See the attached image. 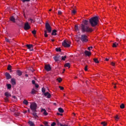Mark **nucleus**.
Listing matches in <instances>:
<instances>
[{"instance_id":"c03bdc74","label":"nucleus","mask_w":126,"mask_h":126,"mask_svg":"<svg viewBox=\"0 0 126 126\" xmlns=\"http://www.w3.org/2000/svg\"><path fill=\"white\" fill-rule=\"evenodd\" d=\"M4 99L5 102H8V97H6Z\"/></svg>"},{"instance_id":"5701e85b","label":"nucleus","mask_w":126,"mask_h":126,"mask_svg":"<svg viewBox=\"0 0 126 126\" xmlns=\"http://www.w3.org/2000/svg\"><path fill=\"white\" fill-rule=\"evenodd\" d=\"M65 67H70V63H66L64 64Z\"/></svg>"},{"instance_id":"603ef678","label":"nucleus","mask_w":126,"mask_h":126,"mask_svg":"<svg viewBox=\"0 0 126 126\" xmlns=\"http://www.w3.org/2000/svg\"><path fill=\"white\" fill-rule=\"evenodd\" d=\"M44 124L45 126H50L48 125V122H44Z\"/></svg>"},{"instance_id":"338daca9","label":"nucleus","mask_w":126,"mask_h":126,"mask_svg":"<svg viewBox=\"0 0 126 126\" xmlns=\"http://www.w3.org/2000/svg\"><path fill=\"white\" fill-rule=\"evenodd\" d=\"M54 105H55L56 106V105H57V103H54Z\"/></svg>"},{"instance_id":"680f3d73","label":"nucleus","mask_w":126,"mask_h":126,"mask_svg":"<svg viewBox=\"0 0 126 126\" xmlns=\"http://www.w3.org/2000/svg\"><path fill=\"white\" fill-rule=\"evenodd\" d=\"M51 41L52 42H55V39H52Z\"/></svg>"},{"instance_id":"a878e982","label":"nucleus","mask_w":126,"mask_h":126,"mask_svg":"<svg viewBox=\"0 0 126 126\" xmlns=\"http://www.w3.org/2000/svg\"><path fill=\"white\" fill-rule=\"evenodd\" d=\"M93 60H94V63H99V61H98V59L94 58Z\"/></svg>"},{"instance_id":"423d86ee","label":"nucleus","mask_w":126,"mask_h":126,"mask_svg":"<svg viewBox=\"0 0 126 126\" xmlns=\"http://www.w3.org/2000/svg\"><path fill=\"white\" fill-rule=\"evenodd\" d=\"M45 28L49 33H51L52 32V27H51L49 23H46Z\"/></svg>"},{"instance_id":"69168bd1","label":"nucleus","mask_w":126,"mask_h":126,"mask_svg":"<svg viewBox=\"0 0 126 126\" xmlns=\"http://www.w3.org/2000/svg\"><path fill=\"white\" fill-rule=\"evenodd\" d=\"M13 98H14V99H15V98H16L15 96H14L13 97Z\"/></svg>"},{"instance_id":"a18cd8bd","label":"nucleus","mask_w":126,"mask_h":126,"mask_svg":"<svg viewBox=\"0 0 126 126\" xmlns=\"http://www.w3.org/2000/svg\"><path fill=\"white\" fill-rule=\"evenodd\" d=\"M91 49H93V47L91 46V47H89L88 48V50L89 51H91Z\"/></svg>"},{"instance_id":"4c0bfd02","label":"nucleus","mask_w":126,"mask_h":126,"mask_svg":"<svg viewBox=\"0 0 126 126\" xmlns=\"http://www.w3.org/2000/svg\"><path fill=\"white\" fill-rule=\"evenodd\" d=\"M56 123H57L58 126H61V125H62V124H61V123H60V122L58 120H56Z\"/></svg>"},{"instance_id":"f8f14e48","label":"nucleus","mask_w":126,"mask_h":126,"mask_svg":"<svg viewBox=\"0 0 126 126\" xmlns=\"http://www.w3.org/2000/svg\"><path fill=\"white\" fill-rule=\"evenodd\" d=\"M11 83L12 85H15L16 84V81L15 80V79L12 78L11 79Z\"/></svg>"},{"instance_id":"79ce46f5","label":"nucleus","mask_w":126,"mask_h":126,"mask_svg":"<svg viewBox=\"0 0 126 126\" xmlns=\"http://www.w3.org/2000/svg\"><path fill=\"white\" fill-rule=\"evenodd\" d=\"M29 21H30L31 23H34V20L33 19H31V18L29 19Z\"/></svg>"},{"instance_id":"4d7b16f0","label":"nucleus","mask_w":126,"mask_h":126,"mask_svg":"<svg viewBox=\"0 0 126 126\" xmlns=\"http://www.w3.org/2000/svg\"><path fill=\"white\" fill-rule=\"evenodd\" d=\"M19 26H20V27H22V26H23V22L21 23V25H19Z\"/></svg>"},{"instance_id":"a19ab883","label":"nucleus","mask_w":126,"mask_h":126,"mask_svg":"<svg viewBox=\"0 0 126 126\" xmlns=\"http://www.w3.org/2000/svg\"><path fill=\"white\" fill-rule=\"evenodd\" d=\"M71 12L73 14H75L76 13V11L75 10V9H73L71 11Z\"/></svg>"},{"instance_id":"58836bf2","label":"nucleus","mask_w":126,"mask_h":126,"mask_svg":"<svg viewBox=\"0 0 126 126\" xmlns=\"http://www.w3.org/2000/svg\"><path fill=\"white\" fill-rule=\"evenodd\" d=\"M62 78H59L57 79V81H58V82H59V83H61V82H62Z\"/></svg>"},{"instance_id":"2eb2a0df","label":"nucleus","mask_w":126,"mask_h":126,"mask_svg":"<svg viewBox=\"0 0 126 126\" xmlns=\"http://www.w3.org/2000/svg\"><path fill=\"white\" fill-rule=\"evenodd\" d=\"M4 95L7 98H8V97H11V94H10V93H9L8 92H5L4 93Z\"/></svg>"},{"instance_id":"13d9d810","label":"nucleus","mask_w":126,"mask_h":126,"mask_svg":"<svg viewBox=\"0 0 126 126\" xmlns=\"http://www.w3.org/2000/svg\"><path fill=\"white\" fill-rule=\"evenodd\" d=\"M32 84H33L34 85H35L36 84L35 83V80H32Z\"/></svg>"},{"instance_id":"bf43d9fd","label":"nucleus","mask_w":126,"mask_h":126,"mask_svg":"<svg viewBox=\"0 0 126 126\" xmlns=\"http://www.w3.org/2000/svg\"><path fill=\"white\" fill-rule=\"evenodd\" d=\"M58 14H59V15H61V14H62V11H58Z\"/></svg>"},{"instance_id":"c85d7f7f","label":"nucleus","mask_w":126,"mask_h":126,"mask_svg":"<svg viewBox=\"0 0 126 126\" xmlns=\"http://www.w3.org/2000/svg\"><path fill=\"white\" fill-rule=\"evenodd\" d=\"M31 94H32V95H33V94H36V90H35L34 89H33L32 90Z\"/></svg>"},{"instance_id":"b1692460","label":"nucleus","mask_w":126,"mask_h":126,"mask_svg":"<svg viewBox=\"0 0 126 126\" xmlns=\"http://www.w3.org/2000/svg\"><path fill=\"white\" fill-rule=\"evenodd\" d=\"M58 111L60 113H63V112H64V111L63 110V109L62 108H59Z\"/></svg>"},{"instance_id":"20e7f679","label":"nucleus","mask_w":126,"mask_h":126,"mask_svg":"<svg viewBox=\"0 0 126 126\" xmlns=\"http://www.w3.org/2000/svg\"><path fill=\"white\" fill-rule=\"evenodd\" d=\"M81 41L82 43H87L88 41V37L86 34H83L81 35Z\"/></svg>"},{"instance_id":"cd10ccee","label":"nucleus","mask_w":126,"mask_h":126,"mask_svg":"<svg viewBox=\"0 0 126 126\" xmlns=\"http://www.w3.org/2000/svg\"><path fill=\"white\" fill-rule=\"evenodd\" d=\"M5 40L6 41V42H7V43H11V41L10 40V39L5 37Z\"/></svg>"},{"instance_id":"6ab92c4d","label":"nucleus","mask_w":126,"mask_h":126,"mask_svg":"<svg viewBox=\"0 0 126 126\" xmlns=\"http://www.w3.org/2000/svg\"><path fill=\"white\" fill-rule=\"evenodd\" d=\"M51 35L54 36H56L57 35V31L56 30H54L52 31V32L51 33Z\"/></svg>"},{"instance_id":"de8ad7c7","label":"nucleus","mask_w":126,"mask_h":126,"mask_svg":"<svg viewBox=\"0 0 126 126\" xmlns=\"http://www.w3.org/2000/svg\"><path fill=\"white\" fill-rule=\"evenodd\" d=\"M111 65H112V66H115V63L114 62H111Z\"/></svg>"},{"instance_id":"9b49d317","label":"nucleus","mask_w":126,"mask_h":126,"mask_svg":"<svg viewBox=\"0 0 126 126\" xmlns=\"http://www.w3.org/2000/svg\"><path fill=\"white\" fill-rule=\"evenodd\" d=\"M5 75L6 76V78L7 80H8V79H10V78H11V76L10 75V74L7 72L5 73Z\"/></svg>"},{"instance_id":"f257e3e1","label":"nucleus","mask_w":126,"mask_h":126,"mask_svg":"<svg viewBox=\"0 0 126 126\" xmlns=\"http://www.w3.org/2000/svg\"><path fill=\"white\" fill-rule=\"evenodd\" d=\"M89 23L92 27H95L98 25L99 23V18L97 16L92 17L89 20Z\"/></svg>"},{"instance_id":"f704fd0d","label":"nucleus","mask_w":126,"mask_h":126,"mask_svg":"<svg viewBox=\"0 0 126 126\" xmlns=\"http://www.w3.org/2000/svg\"><path fill=\"white\" fill-rule=\"evenodd\" d=\"M121 109H125V104L124 103H122L120 105Z\"/></svg>"},{"instance_id":"9d476101","label":"nucleus","mask_w":126,"mask_h":126,"mask_svg":"<svg viewBox=\"0 0 126 126\" xmlns=\"http://www.w3.org/2000/svg\"><path fill=\"white\" fill-rule=\"evenodd\" d=\"M53 59L55 62H59L61 60V56H55L53 57Z\"/></svg>"},{"instance_id":"e2e57ef3","label":"nucleus","mask_w":126,"mask_h":126,"mask_svg":"<svg viewBox=\"0 0 126 126\" xmlns=\"http://www.w3.org/2000/svg\"><path fill=\"white\" fill-rule=\"evenodd\" d=\"M28 112L29 113H30V109H28Z\"/></svg>"},{"instance_id":"ddd939ff","label":"nucleus","mask_w":126,"mask_h":126,"mask_svg":"<svg viewBox=\"0 0 126 126\" xmlns=\"http://www.w3.org/2000/svg\"><path fill=\"white\" fill-rule=\"evenodd\" d=\"M44 96H47V98H48V99L49 98H51V94H50V93H49V92H46V93H45L44 94Z\"/></svg>"},{"instance_id":"dca6fc26","label":"nucleus","mask_w":126,"mask_h":126,"mask_svg":"<svg viewBox=\"0 0 126 126\" xmlns=\"http://www.w3.org/2000/svg\"><path fill=\"white\" fill-rule=\"evenodd\" d=\"M17 74L19 75V76H21V75H22V71L20 70H18L17 71Z\"/></svg>"},{"instance_id":"49530a36","label":"nucleus","mask_w":126,"mask_h":126,"mask_svg":"<svg viewBox=\"0 0 126 126\" xmlns=\"http://www.w3.org/2000/svg\"><path fill=\"white\" fill-rule=\"evenodd\" d=\"M32 33L33 34V35H36V30H33L32 31Z\"/></svg>"},{"instance_id":"4be33fe9","label":"nucleus","mask_w":126,"mask_h":126,"mask_svg":"<svg viewBox=\"0 0 126 126\" xmlns=\"http://www.w3.org/2000/svg\"><path fill=\"white\" fill-rule=\"evenodd\" d=\"M10 20L14 23H15V18L13 16L10 17Z\"/></svg>"},{"instance_id":"052dcab7","label":"nucleus","mask_w":126,"mask_h":126,"mask_svg":"<svg viewBox=\"0 0 126 126\" xmlns=\"http://www.w3.org/2000/svg\"><path fill=\"white\" fill-rule=\"evenodd\" d=\"M105 61H106V62H108L109 59L106 58V59H105Z\"/></svg>"},{"instance_id":"5fc2aeb1","label":"nucleus","mask_w":126,"mask_h":126,"mask_svg":"<svg viewBox=\"0 0 126 126\" xmlns=\"http://www.w3.org/2000/svg\"><path fill=\"white\" fill-rule=\"evenodd\" d=\"M59 87L61 90H63V87L62 86H59Z\"/></svg>"},{"instance_id":"7c9ffc66","label":"nucleus","mask_w":126,"mask_h":126,"mask_svg":"<svg viewBox=\"0 0 126 126\" xmlns=\"http://www.w3.org/2000/svg\"><path fill=\"white\" fill-rule=\"evenodd\" d=\"M6 85L7 89H11V85L10 84H7Z\"/></svg>"},{"instance_id":"09e8293b","label":"nucleus","mask_w":126,"mask_h":126,"mask_svg":"<svg viewBox=\"0 0 126 126\" xmlns=\"http://www.w3.org/2000/svg\"><path fill=\"white\" fill-rule=\"evenodd\" d=\"M87 67H88V66L86 65L85 67V71H87V70H88V69H87Z\"/></svg>"},{"instance_id":"4468645a","label":"nucleus","mask_w":126,"mask_h":126,"mask_svg":"<svg viewBox=\"0 0 126 126\" xmlns=\"http://www.w3.org/2000/svg\"><path fill=\"white\" fill-rule=\"evenodd\" d=\"M41 112H43V114L45 116H48V113L47 112V111L46 110V109L44 108L41 109Z\"/></svg>"},{"instance_id":"bb28decb","label":"nucleus","mask_w":126,"mask_h":126,"mask_svg":"<svg viewBox=\"0 0 126 126\" xmlns=\"http://www.w3.org/2000/svg\"><path fill=\"white\" fill-rule=\"evenodd\" d=\"M47 33L49 32H48V31H47V30L44 31V36L46 37H48V34H47Z\"/></svg>"},{"instance_id":"864d4df0","label":"nucleus","mask_w":126,"mask_h":126,"mask_svg":"<svg viewBox=\"0 0 126 126\" xmlns=\"http://www.w3.org/2000/svg\"><path fill=\"white\" fill-rule=\"evenodd\" d=\"M34 85H35V87H36V88H39V85L35 84Z\"/></svg>"},{"instance_id":"f3484780","label":"nucleus","mask_w":126,"mask_h":126,"mask_svg":"<svg viewBox=\"0 0 126 126\" xmlns=\"http://www.w3.org/2000/svg\"><path fill=\"white\" fill-rule=\"evenodd\" d=\"M85 54L86 56H88V57H89V56H91V52L90 51H85Z\"/></svg>"},{"instance_id":"8fccbe9b","label":"nucleus","mask_w":126,"mask_h":126,"mask_svg":"<svg viewBox=\"0 0 126 126\" xmlns=\"http://www.w3.org/2000/svg\"><path fill=\"white\" fill-rule=\"evenodd\" d=\"M115 120H116V121H118V120H119V116L117 115L115 117Z\"/></svg>"},{"instance_id":"0e129e2a","label":"nucleus","mask_w":126,"mask_h":126,"mask_svg":"<svg viewBox=\"0 0 126 126\" xmlns=\"http://www.w3.org/2000/svg\"><path fill=\"white\" fill-rule=\"evenodd\" d=\"M25 76H26V77H28V74H26Z\"/></svg>"},{"instance_id":"ea45409f","label":"nucleus","mask_w":126,"mask_h":126,"mask_svg":"<svg viewBox=\"0 0 126 126\" xmlns=\"http://www.w3.org/2000/svg\"><path fill=\"white\" fill-rule=\"evenodd\" d=\"M101 125H103V126H107V123H106L105 122H101Z\"/></svg>"},{"instance_id":"37998d69","label":"nucleus","mask_w":126,"mask_h":126,"mask_svg":"<svg viewBox=\"0 0 126 126\" xmlns=\"http://www.w3.org/2000/svg\"><path fill=\"white\" fill-rule=\"evenodd\" d=\"M22 2H26L27 1H30V0H21Z\"/></svg>"},{"instance_id":"473e14b6","label":"nucleus","mask_w":126,"mask_h":126,"mask_svg":"<svg viewBox=\"0 0 126 126\" xmlns=\"http://www.w3.org/2000/svg\"><path fill=\"white\" fill-rule=\"evenodd\" d=\"M66 56H64L62 57V61H65V59H66Z\"/></svg>"},{"instance_id":"c9c22d12","label":"nucleus","mask_w":126,"mask_h":126,"mask_svg":"<svg viewBox=\"0 0 126 126\" xmlns=\"http://www.w3.org/2000/svg\"><path fill=\"white\" fill-rule=\"evenodd\" d=\"M56 52H62V49H61V48H56Z\"/></svg>"},{"instance_id":"f03ea898","label":"nucleus","mask_w":126,"mask_h":126,"mask_svg":"<svg viewBox=\"0 0 126 126\" xmlns=\"http://www.w3.org/2000/svg\"><path fill=\"white\" fill-rule=\"evenodd\" d=\"M80 28L82 32H86V33L93 32V29L92 28H91L88 26L84 25L83 24L81 25Z\"/></svg>"},{"instance_id":"0eeeda50","label":"nucleus","mask_w":126,"mask_h":126,"mask_svg":"<svg viewBox=\"0 0 126 126\" xmlns=\"http://www.w3.org/2000/svg\"><path fill=\"white\" fill-rule=\"evenodd\" d=\"M31 28V27L29 25V23L27 22L25 24L24 29L25 30H29Z\"/></svg>"},{"instance_id":"1a4fd4ad","label":"nucleus","mask_w":126,"mask_h":126,"mask_svg":"<svg viewBox=\"0 0 126 126\" xmlns=\"http://www.w3.org/2000/svg\"><path fill=\"white\" fill-rule=\"evenodd\" d=\"M26 46L28 49L30 50V51H34V50L33 49V45L27 44Z\"/></svg>"},{"instance_id":"a211bd4d","label":"nucleus","mask_w":126,"mask_h":126,"mask_svg":"<svg viewBox=\"0 0 126 126\" xmlns=\"http://www.w3.org/2000/svg\"><path fill=\"white\" fill-rule=\"evenodd\" d=\"M75 30L76 31V32H79V27L78 25H75Z\"/></svg>"},{"instance_id":"412c9836","label":"nucleus","mask_w":126,"mask_h":126,"mask_svg":"<svg viewBox=\"0 0 126 126\" xmlns=\"http://www.w3.org/2000/svg\"><path fill=\"white\" fill-rule=\"evenodd\" d=\"M119 45V43H117V42H114L113 44L112 47L113 48H117V46Z\"/></svg>"},{"instance_id":"6e6d98bb","label":"nucleus","mask_w":126,"mask_h":126,"mask_svg":"<svg viewBox=\"0 0 126 126\" xmlns=\"http://www.w3.org/2000/svg\"><path fill=\"white\" fill-rule=\"evenodd\" d=\"M57 115H58V116H63V114H61L60 113H57Z\"/></svg>"},{"instance_id":"e433bc0d","label":"nucleus","mask_w":126,"mask_h":126,"mask_svg":"<svg viewBox=\"0 0 126 126\" xmlns=\"http://www.w3.org/2000/svg\"><path fill=\"white\" fill-rule=\"evenodd\" d=\"M41 91L42 93H45V92H46V89H45V88H42Z\"/></svg>"},{"instance_id":"2f4dec72","label":"nucleus","mask_w":126,"mask_h":126,"mask_svg":"<svg viewBox=\"0 0 126 126\" xmlns=\"http://www.w3.org/2000/svg\"><path fill=\"white\" fill-rule=\"evenodd\" d=\"M36 111L32 112V115L34 116V117L37 118L38 116H37V113H36Z\"/></svg>"},{"instance_id":"6e6552de","label":"nucleus","mask_w":126,"mask_h":126,"mask_svg":"<svg viewBox=\"0 0 126 126\" xmlns=\"http://www.w3.org/2000/svg\"><path fill=\"white\" fill-rule=\"evenodd\" d=\"M45 69L46 70H47V71H51V69H52V68L51 67V65L50 64L45 65Z\"/></svg>"},{"instance_id":"39448f33","label":"nucleus","mask_w":126,"mask_h":126,"mask_svg":"<svg viewBox=\"0 0 126 126\" xmlns=\"http://www.w3.org/2000/svg\"><path fill=\"white\" fill-rule=\"evenodd\" d=\"M62 45L65 48H69V47H70V42L64 40V41L62 43Z\"/></svg>"},{"instance_id":"3c124183","label":"nucleus","mask_w":126,"mask_h":126,"mask_svg":"<svg viewBox=\"0 0 126 126\" xmlns=\"http://www.w3.org/2000/svg\"><path fill=\"white\" fill-rule=\"evenodd\" d=\"M51 126H55L56 123L55 122H53L52 124L51 125Z\"/></svg>"},{"instance_id":"aec40b11","label":"nucleus","mask_w":126,"mask_h":126,"mask_svg":"<svg viewBox=\"0 0 126 126\" xmlns=\"http://www.w3.org/2000/svg\"><path fill=\"white\" fill-rule=\"evenodd\" d=\"M28 124L30 125V126H35V124L31 121H29Z\"/></svg>"},{"instance_id":"c756f323","label":"nucleus","mask_w":126,"mask_h":126,"mask_svg":"<svg viewBox=\"0 0 126 126\" xmlns=\"http://www.w3.org/2000/svg\"><path fill=\"white\" fill-rule=\"evenodd\" d=\"M23 103L25 104V105H28L29 102L28 101H27V100L24 99L23 101Z\"/></svg>"},{"instance_id":"393cba45","label":"nucleus","mask_w":126,"mask_h":126,"mask_svg":"<svg viewBox=\"0 0 126 126\" xmlns=\"http://www.w3.org/2000/svg\"><path fill=\"white\" fill-rule=\"evenodd\" d=\"M84 25L88 26V20H85L84 21Z\"/></svg>"},{"instance_id":"7ed1b4c3","label":"nucleus","mask_w":126,"mask_h":126,"mask_svg":"<svg viewBox=\"0 0 126 126\" xmlns=\"http://www.w3.org/2000/svg\"><path fill=\"white\" fill-rule=\"evenodd\" d=\"M30 107L32 112H37V103L36 102H32Z\"/></svg>"},{"instance_id":"72a5a7b5","label":"nucleus","mask_w":126,"mask_h":126,"mask_svg":"<svg viewBox=\"0 0 126 126\" xmlns=\"http://www.w3.org/2000/svg\"><path fill=\"white\" fill-rule=\"evenodd\" d=\"M11 67H12V66L10 64L8 65V67H7V70L11 71Z\"/></svg>"},{"instance_id":"774afa93","label":"nucleus","mask_w":126,"mask_h":126,"mask_svg":"<svg viewBox=\"0 0 126 126\" xmlns=\"http://www.w3.org/2000/svg\"><path fill=\"white\" fill-rule=\"evenodd\" d=\"M117 87L116 86H114V88H116Z\"/></svg>"}]
</instances>
